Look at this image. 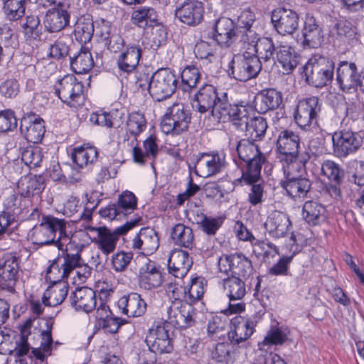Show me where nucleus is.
Listing matches in <instances>:
<instances>
[{
	"label": "nucleus",
	"instance_id": "obj_1",
	"mask_svg": "<svg viewBox=\"0 0 364 364\" xmlns=\"http://www.w3.org/2000/svg\"><path fill=\"white\" fill-rule=\"evenodd\" d=\"M86 237L87 234L82 230L70 235L67 232L65 221L52 216L43 217L32 232L33 243L43 245L55 242L58 250H63L64 245L72 246L79 239Z\"/></svg>",
	"mask_w": 364,
	"mask_h": 364
},
{
	"label": "nucleus",
	"instance_id": "obj_2",
	"mask_svg": "<svg viewBox=\"0 0 364 364\" xmlns=\"http://www.w3.org/2000/svg\"><path fill=\"white\" fill-rule=\"evenodd\" d=\"M75 245L77 252H66L53 261L46 272L49 279L63 280L73 274L75 282L82 284L90 276L91 268L84 262L80 254L84 245L77 242Z\"/></svg>",
	"mask_w": 364,
	"mask_h": 364
},
{
	"label": "nucleus",
	"instance_id": "obj_3",
	"mask_svg": "<svg viewBox=\"0 0 364 364\" xmlns=\"http://www.w3.org/2000/svg\"><path fill=\"white\" fill-rule=\"evenodd\" d=\"M188 304L177 302L171 306L168 310V318L171 323L179 328H186L195 323V311L192 303L198 301L203 295L204 288L202 279L193 278L191 284L186 287Z\"/></svg>",
	"mask_w": 364,
	"mask_h": 364
},
{
	"label": "nucleus",
	"instance_id": "obj_4",
	"mask_svg": "<svg viewBox=\"0 0 364 364\" xmlns=\"http://www.w3.org/2000/svg\"><path fill=\"white\" fill-rule=\"evenodd\" d=\"M236 150L239 158L246 164L243 180L247 183L255 182L260 178L262 166L266 161L265 156L257 145L248 139L240 140Z\"/></svg>",
	"mask_w": 364,
	"mask_h": 364
},
{
	"label": "nucleus",
	"instance_id": "obj_5",
	"mask_svg": "<svg viewBox=\"0 0 364 364\" xmlns=\"http://www.w3.org/2000/svg\"><path fill=\"white\" fill-rule=\"evenodd\" d=\"M141 220V217L137 216L134 219L127 221L123 225L117 228L114 232L106 227L94 228L89 226L87 230L95 234L92 242L103 255H108L115 250L119 236L126 234L129 230L139 225Z\"/></svg>",
	"mask_w": 364,
	"mask_h": 364
},
{
	"label": "nucleus",
	"instance_id": "obj_6",
	"mask_svg": "<svg viewBox=\"0 0 364 364\" xmlns=\"http://www.w3.org/2000/svg\"><path fill=\"white\" fill-rule=\"evenodd\" d=\"M333 69L332 60L321 56H314L305 65L304 72L309 84L322 87L332 80Z\"/></svg>",
	"mask_w": 364,
	"mask_h": 364
},
{
	"label": "nucleus",
	"instance_id": "obj_7",
	"mask_svg": "<svg viewBox=\"0 0 364 364\" xmlns=\"http://www.w3.org/2000/svg\"><path fill=\"white\" fill-rule=\"evenodd\" d=\"M82 83L73 75L64 76L54 86L55 95L60 100L71 107L83 105L85 95Z\"/></svg>",
	"mask_w": 364,
	"mask_h": 364
},
{
	"label": "nucleus",
	"instance_id": "obj_8",
	"mask_svg": "<svg viewBox=\"0 0 364 364\" xmlns=\"http://www.w3.org/2000/svg\"><path fill=\"white\" fill-rule=\"evenodd\" d=\"M191 122L189 114L182 103H174L168 107L161 122V131L166 134H180L186 131Z\"/></svg>",
	"mask_w": 364,
	"mask_h": 364
},
{
	"label": "nucleus",
	"instance_id": "obj_9",
	"mask_svg": "<svg viewBox=\"0 0 364 364\" xmlns=\"http://www.w3.org/2000/svg\"><path fill=\"white\" fill-rule=\"evenodd\" d=\"M261 63L255 55L242 53L233 57L229 65L230 75L239 81L255 77L261 70Z\"/></svg>",
	"mask_w": 364,
	"mask_h": 364
},
{
	"label": "nucleus",
	"instance_id": "obj_10",
	"mask_svg": "<svg viewBox=\"0 0 364 364\" xmlns=\"http://www.w3.org/2000/svg\"><path fill=\"white\" fill-rule=\"evenodd\" d=\"M176 87V76L167 69H161L152 75L149 83V93L156 101H161L171 97Z\"/></svg>",
	"mask_w": 364,
	"mask_h": 364
},
{
	"label": "nucleus",
	"instance_id": "obj_11",
	"mask_svg": "<svg viewBox=\"0 0 364 364\" xmlns=\"http://www.w3.org/2000/svg\"><path fill=\"white\" fill-rule=\"evenodd\" d=\"M227 100L226 93H223L220 97L216 88L211 85H205L194 95L192 101V107L200 113H205L211 111L212 115L216 117L215 109L219 104L225 102Z\"/></svg>",
	"mask_w": 364,
	"mask_h": 364
},
{
	"label": "nucleus",
	"instance_id": "obj_12",
	"mask_svg": "<svg viewBox=\"0 0 364 364\" xmlns=\"http://www.w3.org/2000/svg\"><path fill=\"white\" fill-rule=\"evenodd\" d=\"M218 120L229 119L239 129L244 130L253 110L250 107L242 105H230L227 101L219 104L215 109Z\"/></svg>",
	"mask_w": 364,
	"mask_h": 364
},
{
	"label": "nucleus",
	"instance_id": "obj_13",
	"mask_svg": "<svg viewBox=\"0 0 364 364\" xmlns=\"http://www.w3.org/2000/svg\"><path fill=\"white\" fill-rule=\"evenodd\" d=\"M331 139L334 153L339 157L355 152L363 144L362 136L358 132L349 129L334 132Z\"/></svg>",
	"mask_w": 364,
	"mask_h": 364
},
{
	"label": "nucleus",
	"instance_id": "obj_14",
	"mask_svg": "<svg viewBox=\"0 0 364 364\" xmlns=\"http://www.w3.org/2000/svg\"><path fill=\"white\" fill-rule=\"evenodd\" d=\"M137 206V199L134 194L129 191L119 196L117 204H111L102 208L100 214L109 220H119L132 213Z\"/></svg>",
	"mask_w": 364,
	"mask_h": 364
},
{
	"label": "nucleus",
	"instance_id": "obj_15",
	"mask_svg": "<svg viewBox=\"0 0 364 364\" xmlns=\"http://www.w3.org/2000/svg\"><path fill=\"white\" fill-rule=\"evenodd\" d=\"M220 272L246 277L251 274L253 270L251 261L241 254L225 255L221 256L218 262Z\"/></svg>",
	"mask_w": 364,
	"mask_h": 364
},
{
	"label": "nucleus",
	"instance_id": "obj_16",
	"mask_svg": "<svg viewBox=\"0 0 364 364\" xmlns=\"http://www.w3.org/2000/svg\"><path fill=\"white\" fill-rule=\"evenodd\" d=\"M163 282L161 267L145 258L139 269V287L145 290H152L159 287Z\"/></svg>",
	"mask_w": 364,
	"mask_h": 364
},
{
	"label": "nucleus",
	"instance_id": "obj_17",
	"mask_svg": "<svg viewBox=\"0 0 364 364\" xmlns=\"http://www.w3.org/2000/svg\"><path fill=\"white\" fill-rule=\"evenodd\" d=\"M272 21L277 31L283 36L292 35L299 27V16L291 9L279 8L274 10Z\"/></svg>",
	"mask_w": 364,
	"mask_h": 364
},
{
	"label": "nucleus",
	"instance_id": "obj_18",
	"mask_svg": "<svg viewBox=\"0 0 364 364\" xmlns=\"http://www.w3.org/2000/svg\"><path fill=\"white\" fill-rule=\"evenodd\" d=\"M320 110L318 97H311L300 100L294 115L295 122L300 127L306 128L316 120Z\"/></svg>",
	"mask_w": 364,
	"mask_h": 364
},
{
	"label": "nucleus",
	"instance_id": "obj_19",
	"mask_svg": "<svg viewBox=\"0 0 364 364\" xmlns=\"http://www.w3.org/2000/svg\"><path fill=\"white\" fill-rule=\"evenodd\" d=\"M70 2H63L61 6L53 7L46 13L43 23L46 29L49 32H58L64 29L69 23Z\"/></svg>",
	"mask_w": 364,
	"mask_h": 364
},
{
	"label": "nucleus",
	"instance_id": "obj_20",
	"mask_svg": "<svg viewBox=\"0 0 364 364\" xmlns=\"http://www.w3.org/2000/svg\"><path fill=\"white\" fill-rule=\"evenodd\" d=\"M203 4L198 0H185L175 10L176 17L188 26L200 23L203 16Z\"/></svg>",
	"mask_w": 364,
	"mask_h": 364
},
{
	"label": "nucleus",
	"instance_id": "obj_21",
	"mask_svg": "<svg viewBox=\"0 0 364 364\" xmlns=\"http://www.w3.org/2000/svg\"><path fill=\"white\" fill-rule=\"evenodd\" d=\"M146 342L149 348L155 353H170L173 349L168 331L162 326L152 327L146 336Z\"/></svg>",
	"mask_w": 364,
	"mask_h": 364
},
{
	"label": "nucleus",
	"instance_id": "obj_22",
	"mask_svg": "<svg viewBox=\"0 0 364 364\" xmlns=\"http://www.w3.org/2000/svg\"><path fill=\"white\" fill-rule=\"evenodd\" d=\"M359 73L354 63L342 61L336 72V80L343 92H352L357 90Z\"/></svg>",
	"mask_w": 364,
	"mask_h": 364
},
{
	"label": "nucleus",
	"instance_id": "obj_23",
	"mask_svg": "<svg viewBox=\"0 0 364 364\" xmlns=\"http://www.w3.org/2000/svg\"><path fill=\"white\" fill-rule=\"evenodd\" d=\"M225 165L224 157L218 154H202L197 159L196 173L200 177L207 178L220 172Z\"/></svg>",
	"mask_w": 364,
	"mask_h": 364
},
{
	"label": "nucleus",
	"instance_id": "obj_24",
	"mask_svg": "<svg viewBox=\"0 0 364 364\" xmlns=\"http://www.w3.org/2000/svg\"><path fill=\"white\" fill-rule=\"evenodd\" d=\"M20 130L28 141L38 143L45 134L44 122L35 114L26 115L21 119Z\"/></svg>",
	"mask_w": 364,
	"mask_h": 364
},
{
	"label": "nucleus",
	"instance_id": "obj_25",
	"mask_svg": "<svg viewBox=\"0 0 364 364\" xmlns=\"http://www.w3.org/2000/svg\"><path fill=\"white\" fill-rule=\"evenodd\" d=\"M71 306L77 311L89 313L97 306L96 294L91 288L82 287L75 289L70 296Z\"/></svg>",
	"mask_w": 364,
	"mask_h": 364
},
{
	"label": "nucleus",
	"instance_id": "obj_26",
	"mask_svg": "<svg viewBox=\"0 0 364 364\" xmlns=\"http://www.w3.org/2000/svg\"><path fill=\"white\" fill-rule=\"evenodd\" d=\"M291 223L287 214L273 211L267 218L264 227L269 235L274 238L284 237L290 230Z\"/></svg>",
	"mask_w": 364,
	"mask_h": 364
},
{
	"label": "nucleus",
	"instance_id": "obj_27",
	"mask_svg": "<svg viewBox=\"0 0 364 364\" xmlns=\"http://www.w3.org/2000/svg\"><path fill=\"white\" fill-rule=\"evenodd\" d=\"M278 159L297 156L299 148V137L294 132L284 130L280 132L277 141Z\"/></svg>",
	"mask_w": 364,
	"mask_h": 364
},
{
	"label": "nucleus",
	"instance_id": "obj_28",
	"mask_svg": "<svg viewBox=\"0 0 364 364\" xmlns=\"http://www.w3.org/2000/svg\"><path fill=\"white\" fill-rule=\"evenodd\" d=\"M159 245L156 231L150 228H141L132 240V247L142 250L144 254H151Z\"/></svg>",
	"mask_w": 364,
	"mask_h": 364
},
{
	"label": "nucleus",
	"instance_id": "obj_29",
	"mask_svg": "<svg viewBox=\"0 0 364 364\" xmlns=\"http://www.w3.org/2000/svg\"><path fill=\"white\" fill-rule=\"evenodd\" d=\"M303 46L309 48H316L321 45L323 36L321 28L312 16L307 15L302 29Z\"/></svg>",
	"mask_w": 364,
	"mask_h": 364
},
{
	"label": "nucleus",
	"instance_id": "obj_30",
	"mask_svg": "<svg viewBox=\"0 0 364 364\" xmlns=\"http://www.w3.org/2000/svg\"><path fill=\"white\" fill-rule=\"evenodd\" d=\"M117 304L122 313L129 317L141 316L146 311V302L137 293L122 296Z\"/></svg>",
	"mask_w": 364,
	"mask_h": 364
},
{
	"label": "nucleus",
	"instance_id": "obj_31",
	"mask_svg": "<svg viewBox=\"0 0 364 364\" xmlns=\"http://www.w3.org/2000/svg\"><path fill=\"white\" fill-rule=\"evenodd\" d=\"M50 285L43 296V302L48 306H56L60 304L68 293V284L63 280L50 279Z\"/></svg>",
	"mask_w": 364,
	"mask_h": 364
},
{
	"label": "nucleus",
	"instance_id": "obj_32",
	"mask_svg": "<svg viewBox=\"0 0 364 364\" xmlns=\"http://www.w3.org/2000/svg\"><path fill=\"white\" fill-rule=\"evenodd\" d=\"M233 328L228 333V339L233 344L245 341L254 331V323L241 316H236L232 320Z\"/></svg>",
	"mask_w": 364,
	"mask_h": 364
},
{
	"label": "nucleus",
	"instance_id": "obj_33",
	"mask_svg": "<svg viewBox=\"0 0 364 364\" xmlns=\"http://www.w3.org/2000/svg\"><path fill=\"white\" fill-rule=\"evenodd\" d=\"M193 262L187 252L178 250L172 252L168 260L169 272L175 277L183 278L187 274Z\"/></svg>",
	"mask_w": 364,
	"mask_h": 364
},
{
	"label": "nucleus",
	"instance_id": "obj_34",
	"mask_svg": "<svg viewBox=\"0 0 364 364\" xmlns=\"http://www.w3.org/2000/svg\"><path fill=\"white\" fill-rule=\"evenodd\" d=\"M214 30V38L222 46H229L237 36L234 22L229 18H220L215 23Z\"/></svg>",
	"mask_w": 364,
	"mask_h": 364
},
{
	"label": "nucleus",
	"instance_id": "obj_35",
	"mask_svg": "<svg viewBox=\"0 0 364 364\" xmlns=\"http://www.w3.org/2000/svg\"><path fill=\"white\" fill-rule=\"evenodd\" d=\"M18 270V262L14 257H9L0 265V282L10 292L14 291Z\"/></svg>",
	"mask_w": 364,
	"mask_h": 364
},
{
	"label": "nucleus",
	"instance_id": "obj_36",
	"mask_svg": "<svg viewBox=\"0 0 364 364\" xmlns=\"http://www.w3.org/2000/svg\"><path fill=\"white\" fill-rule=\"evenodd\" d=\"M282 102V93L275 89L262 90L256 102V107L259 113L277 109Z\"/></svg>",
	"mask_w": 364,
	"mask_h": 364
},
{
	"label": "nucleus",
	"instance_id": "obj_37",
	"mask_svg": "<svg viewBox=\"0 0 364 364\" xmlns=\"http://www.w3.org/2000/svg\"><path fill=\"white\" fill-rule=\"evenodd\" d=\"M17 188L21 196L30 198L40 194L44 189V184L41 176H26L20 178Z\"/></svg>",
	"mask_w": 364,
	"mask_h": 364
},
{
	"label": "nucleus",
	"instance_id": "obj_38",
	"mask_svg": "<svg viewBox=\"0 0 364 364\" xmlns=\"http://www.w3.org/2000/svg\"><path fill=\"white\" fill-rule=\"evenodd\" d=\"M99 35L105 41L107 48L112 53H117L124 46V40L119 34L109 25L108 23L102 21L99 27Z\"/></svg>",
	"mask_w": 364,
	"mask_h": 364
},
{
	"label": "nucleus",
	"instance_id": "obj_39",
	"mask_svg": "<svg viewBox=\"0 0 364 364\" xmlns=\"http://www.w3.org/2000/svg\"><path fill=\"white\" fill-rule=\"evenodd\" d=\"M282 164L285 180L301 177L305 173V163L297 156L279 159Z\"/></svg>",
	"mask_w": 364,
	"mask_h": 364
},
{
	"label": "nucleus",
	"instance_id": "obj_40",
	"mask_svg": "<svg viewBox=\"0 0 364 364\" xmlns=\"http://www.w3.org/2000/svg\"><path fill=\"white\" fill-rule=\"evenodd\" d=\"M282 187L289 196L294 198H301L306 196L311 188L309 180L301 176L294 179L284 180L282 182Z\"/></svg>",
	"mask_w": 364,
	"mask_h": 364
},
{
	"label": "nucleus",
	"instance_id": "obj_41",
	"mask_svg": "<svg viewBox=\"0 0 364 364\" xmlns=\"http://www.w3.org/2000/svg\"><path fill=\"white\" fill-rule=\"evenodd\" d=\"M141 57V50L139 46H130L122 53L118 59L119 69L126 73L132 72L138 65Z\"/></svg>",
	"mask_w": 364,
	"mask_h": 364
},
{
	"label": "nucleus",
	"instance_id": "obj_42",
	"mask_svg": "<svg viewBox=\"0 0 364 364\" xmlns=\"http://www.w3.org/2000/svg\"><path fill=\"white\" fill-rule=\"evenodd\" d=\"M276 58L282 65L284 74L292 72L298 64L297 56L294 50L290 46L283 45L277 46Z\"/></svg>",
	"mask_w": 364,
	"mask_h": 364
},
{
	"label": "nucleus",
	"instance_id": "obj_43",
	"mask_svg": "<svg viewBox=\"0 0 364 364\" xmlns=\"http://www.w3.org/2000/svg\"><path fill=\"white\" fill-rule=\"evenodd\" d=\"M94 23L90 15L82 16L76 21L74 29L75 39L81 43L89 42L94 33Z\"/></svg>",
	"mask_w": 364,
	"mask_h": 364
},
{
	"label": "nucleus",
	"instance_id": "obj_44",
	"mask_svg": "<svg viewBox=\"0 0 364 364\" xmlns=\"http://www.w3.org/2000/svg\"><path fill=\"white\" fill-rule=\"evenodd\" d=\"M171 238L175 245L188 248L192 247L194 240L192 229L182 223L172 228Z\"/></svg>",
	"mask_w": 364,
	"mask_h": 364
},
{
	"label": "nucleus",
	"instance_id": "obj_45",
	"mask_svg": "<svg viewBox=\"0 0 364 364\" xmlns=\"http://www.w3.org/2000/svg\"><path fill=\"white\" fill-rule=\"evenodd\" d=\"M223 288L230 301L242 300L247 293L245 282L237 277L224 279Z\"/></svg>",
	"mask_w": 364,
	"mask_h": 364
},
{
	"label": "nucleus",
	"instance_id": "obj_46",
	"mask_svg": "<svg viewBox=\"0 0 364 364\" xmlns=\"http://www.w3.org/2000/svg\"><path fill=\"white\" fill-rule=\"evenodd\" d=\"M98 152L94 146H79L72 154L73 161L80 168L93 164L97 159Z\"/></svg>",
	"mask_w": 364,
	"mask_h": 364
},
{
	"label": "nucleus",
	"instance_id": "obj_47",
	"mask_svg": "<svg viewBox=\"0 0 364 364\" xmlns=\"http://www.w3.org/2000/svg\"><path fill=\"white\" fill-rule=\"evenodd\" d=\"M267 127V121L264 117L261 116H251L244 130L246 132V136L256 141L260 140L264 136Z\"/></svg>",
	"mask_w": 364,
	"mask_h": 364
},
{
	"label": "nucleus",
	"instance_id": "obj_48",
	"mask_svg": "<svg viewBox=\"0 0 364 364\" xmlns=\"http://www.w3.org/2000/svg\"><path fill=\"white\" fill-rule=\"evenodd\" d=\"M71 69L77 74L86 73L93 66V59L90 52L82 49L77 55L70 60Z\"/></svg>",
	"mask_w": 364,
	"mask_h": 364
},
{
	"label": "nucleus",
	"instance_id": "obj_49",
	"mask_svg": "<svg viewBox=\"0 0 364 364\" xmlns=\"http://www.w3.org/2000/svg\"><path fill=\"white\" fill-rule=\"evenodd\" d=\"M277 48L273 43V41L269 38H260L255 48V56L258 60L262 63L274 62V55L276 54Z\"/></svg>",
	"mask_w": 364,
	"mask_h": 364
},
{
	"label": "nucleus",
	"instance_id": "obj_50",
	"mask_svg": "<svg viewBox=\"0 0 364 364\" xmlns=\"http://www.w3.org/2000/svg\"><path fill=\"white\" fill-rule=\"evenodd\" d=\"M324 212V208L315 201H306L303 206L302 216L310 225L319 223Z\"/></svg>",
	"mask_w": 364,
	"mask_h": 364
},
{
	"label": "nucleus",
	"instance_id": "obj_51",
	"mask_svg": "<svg viewBox=\"0 0 364 364\" xmlns=\"http://www.w3.org/2000/svg\"><path fill=\"white\" fill-rule=\"evenodd\" d=\"M157 14L151 7H141L134 11L132 15L133 23L139 27L151 26L156 22Z\"/></svg>",
	"mask_w": 364,
	"mask_h": 364
},
{
	"label": "nucleus",
	"instance_id": "obj_52",
	"mask_svg": "<svg viewBox=\"0 0 364 364\" xmlns=\"http://www.w3.org/2000/svg\"><path fill=\"white\" fill-rule=\"evenodd\" d=\"M3 10L7 19L16 21L25 14V0H3Z\"/></svg>",
	"mask_w": 364,
	"mask_h": 364
},
{
	"label": "nucleus",
	"instance_id": "obj_53",
	"mask_svg": "<svg viewBox=\"0 0 364 364\" xmlns=\"http://www.w3.org/2000/svg\"><path fill=\"white\" fill-rule=\"evenodd\" d=\"M240 43L243 53L255 55V48L259 39L256 31L253 28L240 30Z\"/></svg>",
	"mask_w": 364,
	"mask_h": 364
},
{
	"label": "nucleus",
	"instance_id": "obj_54",
	"mask_svg": "<svg viewBox=\"0 0 364 364\" xmlns=\"http://www.w3.org/2000/svg\"><path fill=\"white\" fill-rule=\"evenodd\" d=\"M22 28L25 36L31 38H39L42 34L43 28L38 16L36 15L26 16Z\"/></svg>",
	"mask_w": 364,
	"mask_h": 364
},
{
	"label": "nucleus",
	"instance_id": "obj_55",
	"mask_svg": "<svg viewBox=\"0 0 364 364\" xmlns=\"http://www.w3.org/2000/svg\"><path fill=\"white\" fill-rule=\"evenodd\" d=\"M321 173L330 181L339 183L343 177V171L339 164L331 160L324 161L321 164Z\"/></svg>",
	"mask_w": 364,
	"mask_h": 364
},
{
	"label": "nucleus",
	"instance_id": "obj_56",
	"mask_svg": "<svg viewBox=\"0 0 364 364\" xmlns=\"http://www.w3.org/2000/svg\"><path fill=\"white\" fill-rule=\"evenodd\" d=\"M289 330L285 327L272 328L263 341L264 344L282 345L287 339Z\"/></svg>",
	"mask_w": 364,
	"mask_h": 364
},
{
	"label": "nucleus",
	"instance_id": "obj_57",
	"mask_svg": "<svg viewBox=\"0 0 364 364\" xmlns=\"http://www.w3.org/2000/svg\"><path fill=\"white\" fill-rule=\"evenodd\" d=\"M181 76L184 90L195 87L200 78L198 69L194 66L185 68Z\"/></svg>",
	"mask_w": 364,
	"mask_h": 364
},
{
	"label": "nucleus",
	"instance_id": "obj_58",
	"mask_svg": "<svg viewBox=\"0 0 364 364\" xmlns=\"http://www.w3.org/2000/svg\"><path fill=\"white\" fill-rule=\"evenodd\" d=\"M43 341L38 348L32 350V354L38 360H44L46 357L50 355L53 343L51 331L48 330L42 333Z\"/></svg>",
	"mask_w": 364,
	"mask_h": 364
},
{
	"label": "nucleus",
	"instance_id": "obj_59",
	"mask_svg": "<svg viewBox=\"0 0 364 364\" xmlns=\"http://www.w3.org/2000/svg\"><path fill=\"white\" fill-rule=\"evenodd\" d=\"M43 159L41 149L39 147H29L21 153L22 161L30 168L40 166Z\"/></svg>",
	"mask_w": 364,
	"mask_h": 364
},
{
	"label": "nucleus",
	"instance_id": "obj_60",
	"mask_svg": "<svg viewBox=\"0 0 364 364\" xmlns=\"http://www.w3.org/2000/svg\"><path fill=\"white\" fill-rule=\"evenodd\" d=\"M128 131L134 136L139 135L146 127V120L139 112L131 113L127 122Z\"/></svg>",
	"mask_w": 364,
	"mask_h": 364
},
{
	"label": "nucleus",
	"instance_id": "obj_61",
	"mask_svg": "<svg viewBox=\"0 0 364 364\" xmlns=\"http://www.w3.org/2000/svg\"><path fill=\"white\" fill-rule=\"evenodd\" d=\"M253 252L257 257H262L264 259L273 257L278 254V250L275 245L264 241H258L254 243Z\"/></svg>",
	"mask_w": 364,
	"mask_h": 364
},
{
	"label": "nucleus",
	"instance_id": "obj_62",
	"mask_svg": "<svg viewBox=\"0 0 364 364\" xmlns=\"http://www.w3.org/2000/svg\"><path fill=\"white\" fill-rule=\"evenodd\" d=\"M133 258V254L130 252H119L112 256V264L117 272L124 271L129 264Z\"/></svg>",
	"mask_w": 364,
	"mask_h": 364
},
{
	"label": "nucleus",
	"instance_id": "obj_63",
	"mask_svg": "<svg viewBox=\"0 0 364 364\" xmlns=\"http://www.w3.org/2000/svg\"><path fill=\"white\" fill-rule=\"evenodd\" d=\"M198 224H200L203 230L208 235H215L216 231L220 227L221 223L217 218H208L201 214L200 219L197 221Z\"/></svg>",
	"mask_w": 364,
	"mask_h": 364
},
{
	"label": "nucleus",
	"instance_id": "obj_64",
	"mask_svg": "<svg viewBox=\"0 0 364 364\" xmlns=\"http://www.w3.org/2000/svg\"><path fill=\"white\" fill-rule=\"evenodd\" d=\"M17 126V120L14 112L5 110L0 112V132L10 131Z\"/></svg>",
	"mask_w": 364,
	"mask_h": 364
}]
</instances>
